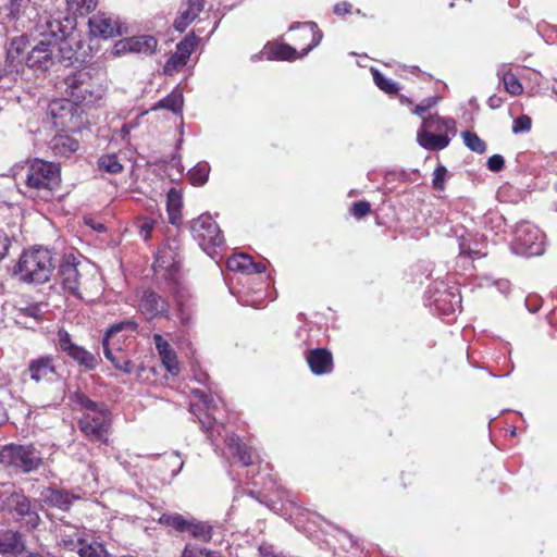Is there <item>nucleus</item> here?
I'll use <instances>...</instances> for the list:
<instances>
[{"mask_svg": "<svg viewBox=\"0 0 557 557\" xmlns=\"http://www.w3.org/2000/svg\"><path fill=\"white\" fill-rule=\"evenodd\" d=\"M423 126L425 128L436 127L437 129H445L447 133L455 134L456 133V124L451 119L444 117H430L423 121Z\"/></svg>", "mask_w": 557, "mask_h": 557, "instance_id": "obj_35", "label": "nucleus"}, {"mask_svg": "<svg viewBox=\"0 0 557 557\" xmlns=\"http://www.w3.org/2000/svg\"><path fill=\"white\" fill-rule=\"evenodd\" d=\"M30 377L39 382L41 380H48L54 373L53 359L50 357H42L33 360L28 368Z\"/></svg>", "mask_w": 557, "mask_h": 557, "instance_id": "obj_23", "label": "nucleus"}, {"mask_svg": "<svg viewBox=\"0 0 557 557\" xmlns=\"http://www.w3.org/2000/svg\"><path fill=\"white\" fill-rule=\"evenodd\" d=\"M51 148L55 154L66 157L77 150L78 141L66 134H58L51 140Z\"/></svg>", "mask_w": 557, "mask_h": 557, "instance_id": "obj_27", "label": "nucleus"}, {"mask_svg": "<svg viewBox=\"0 0 557 557\" xmlns=\"http://www.w3.org/2000/svg\"><path fill=\"white\" fill-rule=\"evenodd\" d=\"M544 235L529 222L520 223L515 232V250L519 255L539 256L544 251Z\"/></svg>", "mask_w": 557, "mask_h": 557, "instance_id": "obj_7", "label": "nucleus"}, {"mask_svg": "<svg viewBox=\"0 0 557 557\" xmlns=\"http://www.w3.org/2000/svg\"><path fill=\"white\" fill-rule=\"evenodd\" d=\"M189 180L193 185L202 186L209 176L208 164H198L189 171Z\"/></svg>", "mask_w": 557, "mask_h": 557, "instance_id": "obj_40", "label": "nucleus"}, {"mask_svg": "<svg viewBox=\"0 0 557 557\" xmlns=\"http://www.w3.org/2000/svg\"><path fill=\"white\" fill-rule=\"evenodd\" d=\"M91 226L97 231H102L104 228L102 224H94Z\"/></svg>", "mask_w": 557, "mask_h": 557, "instance_id": "obj_59", "label": "nucleus"}, {"mask_svg": "<svg viewBox=\"0 0 557 557\" xmlns=\"http://www.w3.org/2000/svg\"><path fill=\"white\" fill-rule=\"evenodd\" d=\"M138 309L146 319L152 320L160 315H166L169 304L153 290L147 289L143 292L139 298Z\"/></svg>", "mask_w": 557, "mask_h": 557, "instance_id": "obj_14", "label": "nucleus"}, {"mask_svg": "<svg viewBox=\"0 0 557 557\" xmlns=\"http://www.w3.org/2000/svg\"><path fill=\"white\" fill-rule=\"evenodd\" d=\"M20 44H22V39H20V40H13V41H12V44H11V48H10V50H9V53H10V54H12V49H13V47H14L15 45H17V46H16V52H18V51H20Z\"/></svg>", "mask_w": 557, "mask_h": 557, "instance_id": "obj_58", "label": "nucleus"}, {"mask_svg": "<svg viewBox=\"0 0 557 557\" xmlns=\"http://www.w3.org/2000/svg\"><path fill=\"white\" fill-rule=\"evenodd\" d=\"M9 248V237L3 231L0 230V260H2L7 256Z\"/></svg>", "mask_w": 557, "mask_h": 557, "instance_id": "obj_53", "label": "nucleus"}, {"mask_svg": "<svg viewBox=\"0 0 557 557\" xmlns=\"http://www.w3.org/2000/svg\"><path fill=\"white\" fill-rule=\"evenodd\" d=\"M0 462L28 473L40 467L42 458L32 446L8 445L0 450Z\"/></svg>", "mask_w": 557, "mask_h": 557, "instance_id": "obj_6", "label": "nucleus"}, {"mask_svg": "<svg viewBox=\"0 0 557 557\" xmlns=\"http://www.w3.org/2000/svg\"><path fill=\"white\" fill-rule=\"evenodd\" d=\"M74 18L70 15L61 17L53 16L52 14L45 12L39 17V22L37 25V30L42 40L57 42L60 39H63L69 30L73 28Z\"/></svg>", "mask_w": 557, "mask_h": 557, "instance_id": "obj_9", "label": "nucleus"}, {"mask_svg": "<svg viewBox=\"0 0 557 557\" xmlns=\"http://www.w3.org/2000/svg\"><path fill=\"white\" fill-rule=\"evenodd\" d=\"M89 32L95 37L112 38L124 32L122 22L112 13L97 12L88 21Z\"/></svg>", "mask_w": 557, "mask_h": 557, "instance_id": "obj_11", "label": "nucleus"}, {"mask_svg": "<svg viewBox=\"0 0 557 557\" xmlns=\"http://www.w3.org/2000/svg\"><path fill=\"white\" fill-rule=\"evenodd\" d=\"M505 160L500 154H493L487 160V168L492 172H498L504 168Z\"/></svg>", "mask_w": 557, "mask_h": 557, "instance_id": "obj_49", "label": "nucleus"}, {"mask_svg": "<svg viewBox=\"0 0 557 557\" xmlns=\"http://www.w3.org/2000/svg\"><path fill=\"white\" fill-rule=\"evenodd\" d=\"M161 524L171 527L180 532H187L195 539L207 542L211 539V528L202 522H195L184 519L181 515H162L159 519Z\"/></svg>", "mask_w": 557, "mask_h": 557, "instance_id": "obj_12", "label": "nucleus"}, {"mask_svg": "<svg viewBox=\"0 0 557 557\" xmlns=\"http://www.w3.org/2000/svg\"><path fill=\"white\" fill-rule=\"evenodd\" d=\"M58 342L61 349L66 352H69L75 346L71 342L70 334L64 330H60L58 332Z\"/></svg>", "mask_w": 557, "mask_h": 557, "instance_id": "obj_47", "label": "nucleus"}, {"mask_svg": "<svg viewBox=\"0 0 557 557\" xmlns=\"http://www.w3.org/2000/svg\"><path fill=\"white\" fill-rule=\"evenodd\" d=\"M183 107V94L180 89H174L164 99L160 100L158 108L168 109L172 112H180Z\"/></svg>", "mask_w": 557, "mask_h": 557, "instance_id": "obj_34", "label": "nucleus"}, {"mask_svg": "<svg viewBox=\"0 0 557 557\" xmlns=\"http://www.w3.org/2000/svg\"><path fill=\"white\" fill-rule=\"evenodd\" d=\"M15 319L17 323L25 325L26 327H32L33 325L28 322V319L38 322L41 320L42 311L41 306L38 304L24 306L22 302L15 306Z\"/></svg>", "mask_w": 557, "mask_h": 557, "instance_id": "obj_24", "label": "nucleus"}, {"mask_svg": "<svg viewBox=\"0 0 557 557\" xmlns=\"http://www.w3.org/2000/svg\"><path fill=\"white\" fill-rule=\"evenodd\" d=\"M72 358L77 360L81 364H84L85 367L92 369L96 366V359L95 357L88 352L87 350L83 349L79 346H74L69 352Z\"/></svg>", "mask_w": 557, "mask_h": 557, "instance_id": "obj_37", "label": "nucleus"}, {"mask_svg": "<svg viewBox=\"0 0 557 557\" xmlns=\"http://www.w3.org/2000/svg\"><path fill=\"white\" fill-rule=\"evenodd\" d=\"M371 211L369 202L358 201L352 205L351 212L357 218L366 216Z\"/></svg>", "mask_w": 557, "mask_h": 557, "instance_id": "obj_48", "label": "nucleus"}, {"mask_svg": "<svg viewBox=\"0 0 557 557\" xmlns=\"http://www.w3.org/2000/svg\"><path fill=\"white\" fill-rule=\"evenodd\" d=\"M153 342L162 366L171 374H177L180 372V362L177 360L176 352L171 347L170 343L158 333L153 334Z\"/></svg>", "mask_w": 557, "mask_h": 557, "instance_id": "obj_17", "label": "nucleus"}, {"mask_svg": "<svg viewBox=\"0 0 557 557\" xmlns=\"http://www.w3.org/2000/svg\"><path fill=\"white\" fill-rule=\"evenodd\" d=\"M30 0H11L10 13L14 17H18L29 7Z\"/></svg>", "mask_w": 557, "mask_h": 557, "instance_id": "obj_46", "label": "nucleus"}, {"mask_svg": "<svg viewBox=\"0 0 557 557\" xmlns=\"http://www.w3.org/2000/svg\"><path fill=\"white\" fill-rule=\"evenodd\" d=\"M302 36L310 37L311 42L306 48H304L300 55L307 54L313 47L318 46L321 40V35L315 30L313 25H310L308 28L304 29Z\"/></svg>", "mask_w": 557, "mask_h": 557, "instance_id": "obj_42", "label": "nucleus"}, {"mask_svg": "<svg viewBox=\"0 0 557 557\" xmlns=\"http://www.w3.org/2000/svg\"><path fill=\"white\" fill-rule=\"evenodd\" d=\"M497 76L504 83L505 90L511 96H519L523 91L522 84L516 75L511 73L507 64H502L498 67Z\"/></svg>", "mask_w": 557, "mask_h": 557, "instance_id": "obj_26", "label": "nucleus"}, {"mask_svg": "<svg viewBox=\"0 0 557 557\" xmlns=\"http://www.w3.org/2000/svg\"><path fill=\"white\" fill-rule=\"evenodd\" d=\"M462 138L465 141V145L472 151L478 153H483L486 150V144L475 134L472 132H463Z\"/></svg>", "mask_w": 557, "mask_h": 557, "instance_id": "obj_38", "label": "nucleus"}, {"mask_svg": "<svg viewBox=\"0 0 557 557\" xmlns=\"http://www.w3.org/2000/svg\"><path fill=\"white\" fill-rule=\"evenodd\" d=\"M176 249L177 246L170 243L159 249L154 261L157 272L164 270L172 277L178 271L180 260Z\"/></svg>", "mask_w": 557, "mask_h": 557, "instance_id": "obj_16", "label": "nucleus"}, {"mask_svg": "<svg viewBox=\"0 0 557 557\" xmlns=\"http://www.w3.org/2000/svg\"><path fill=\"white\" fill-rule=\"evenodd\" d=\"M77 555L79 557H109L104 545L98 541L88 542L82 536H77Z\"/></svg>", "mask_w": 557, "mask_h": 557, "instance_id": "obj_25", "label": "nucleus"}, {"mask_svg": "<svg viewBox=\"0 0 557 557\" xmlns=\"http://www.w3.org/2000/svg\"><path fill=\"white\" fill-rule=\"evenodd\" d=\"M52 41L40 40L28 53L27 65L38 70H47L52 55Z\"/></svg>", "mask_w": 557, "mask_h": 557, "instance_id": "obj_18", "label": "nucleus"}, {"mask_svg": "<svg viewBox=\"0 0 557 557\" xmlns=\"http://www.w3.org/2000/svg\"><path fill=\"white\" fill-rule=\"evenodd\" d=\"M259 557H284L280 554H275L270 546L261 545L259 547Z\"/></svg>", "mask_w": 557, "mask_h": 557, "instance_id": "obj_56", "label": "nucleus"}, {"mask_svg": "<svg viewBox=\"0 0 557 557\" xmlns=\"http://www.w3.org/2000/svg\"><path fill=\"white\" fill-rule=\"evenodd\" d=\"M227 268L234 272H243L247 274L263 273L265 265L262 263H255L248 255L239 253L232 256L227 259Z\"/></svg>", "mask_w": 557, "mask_h": 557, "instance_id": "obj_20", "label": "nucleus"}, {"mask_svg": "<svg viewBox=\"0 0 557 557\" xmlns=\"http://www.w3.org/2000/svg\"><path fill=\"white\" fill-rule=\"evenodd\" d=\"M226 445L231 453L236 456L243 466L252 463L250 449L240 442L236 435H230L226 438Z\"/></svg>", "mask_w": 557, "mask_h": 557, "instance_id": "obj_29", "label": "nucleus"}, {"mask_svg": "<svg viewBox=\"0 0 557 557\" xmlns=\"http://www.w3.org/2000/svg\"><path fill=\"white\" fill-rule=\"evenodd\" d=\"M183 557H213V556L209 553H203L201 550H195L189 547H186L183 553Z\"/></svg>", "mask_w": 557, "mask_h": 557, "instance_id": "obj_54", "label": "nucleus"}, {"mask_svg": "<svg viewBox=\"0 0 557 557\" xmlns=\"http://www.w3.org/2000/svg\"><path fill=\"white\" fill-rule=\"evenodd\" d=\"M126 53H133L131 37L116 41L111 50V55L113 57H121Z\"/></svg>", "mask_w": 557, "mask_h": 557, "instance_id": "obj_43", "label": "nucleus"}, {"mask_svg": "<svg viewBox=\"0 0 557 557\" xmlns=\"http://www.w3.org/2000/svg\"><path fill=\"white\" fill-rule=\"evenodd\" d=\"M445 174L446 169L444 166H438L433 174V186L436 189H443L444 188V181H445Z\"/></svg>", "mask_w": 557, "mask_h": 557, "instance_id": "obj_50", "label": "nucleus"}, {"mask_svg": "<svg viewBox=\"0 0 557 557\" xmlns=\"http://www.w3.org/2000/svg\"><path fill=\"white\" fill-rule=\"evenodd\" d=\"M77 536H81L78 533H75V539L69 534H64L61 539V543L63 544V546L71 550V552H76L77 550V547H78V544H77Z\"/></svg>", "mask_w": 557, "mask_h": 557, "instance_id": "obj_51", "label": "nucleus"}, {"mask_svg": "<svg viewBox=\"0 0 557 557\" xmlns=\"http://www.w3.org/2000/svg\"><path fill=\"white\" fill-rule=\"evenodd\" d=\"M436 103L435 98H429L423 100L420 104H418L414 109V114L419 116H423L424 113L431 109Z\"/></svg>", "mask_w": 557, "mask_h": 557, "instance_id": "obj_52", "label": "nucleus"}, {"mask_svg": "<svg viewBox=\"0 0 557 557\" xmlns=\"http://www.w3.org/2000/svg\"><path fill=\"white\" fill-rule=\"evenodd\" d=\"M137 323L132 320L122 321L113 324L106 333L102 346L106 358L113 364V367L124 373L131 374L135 364L128 355L122 349V342L126 341L125 336L121 333L123 331L135 332Z\"/></svg>", "mask_w": 557, "mask_h": 557, "instance_id": "obj_4", "label": "nucleus"}, {"mask_svg": "<svg viewBox=\"0 0 557 557\" xmlns=\"http://www.w3.org/2000/svg\"><path fill=\"white\" fill-rule=\"evenodd\" d=\"M3 509L12 513L29 529L37 528L40 522L39 515L33 508L30 500L23 493H11L3 502Z\"/></svg>", "mask_w": 557, "mask_h": 557, "instance_id": "obj_8", "label": "nucleus"}, {"mask_svg": "<svg viewBox=\"0 0 557 557\" xmlns=\"http://www.w3.org/2000/svg\"><path fill=\"white\" fill-rule=\"evenodd\" d=\"M41 497L45 503L64 510L67 509L72 503L70 494L54 488H46L42 491Z\"/></svg>", "mask_w": 557, "mask_h": 557, "instance_id": "obj_30", "label": "nucleus"}, {"mask_svg": "<svg viewBox=\"0 0 557 557\" xmlns=\"http://www.w3.org/2000/svg\"><path fill=\"white\" fill-rule=\"evenodd\" d=\"M66 99L75 104H92L107 91L104 74L96 65L71 71L63 82Z\"/></svg>", "mask_w": 557, "mask_h": 557, "instance_id": "obj_1", "label": "nucleus"}, {"mask_svg": "<svg viewBox=\"0 0 557 557\" xmlns=\"http://www.w3.org/2000/svg\"><path fill=\"white\" fill-rule=\"evenodd\" d=\"M156 221L150 218H140L138 219V228L140 231V235L145 240H148L151 237V232L154 227Z\"/></svg>", "mask_w": 557, "mask_h": 557, "instance_id": "obj_44", "label": "nucleus"}, {"mask_svg": "<svg viewBox=\"0 0 557 557\" xmlns=\"http://www.w3.org/2000/svg\"><path fill=\"white\" fill-rule=\"evenodd\" d=\"M133 53L152 54L156 49L158 41L153 36L144 35L137 37H131Z\"/></svg>", "mask_w": 557, "mask_h": 557, "instance_id": "obj_31", "label": "nucleus"}, {"mask_svg": "<svg viewBox=\"0 0 557 557\" xmlns=\"http://www.w3.org/2000/svg\"><path fill=\"white\" fill-rule=\"evenodd\" d=\"M502 102H503L502 99L495 95L490 97L487 100V103H488L490 108H492V109L499 108L502 106Z\"/></svg>", "mask_w": 557, "mask_h": 557, "instance_id": "obj_57", "label": "nucleus"}, {"mask_svg": "<svg viewBox=\"0 0 557 557\" xmlns=\"http://www.w3.org/2000/svg\"><path fill=\"white\" fill-rule=\"evenodd\" d=\"M271 54L280 60H295L299 55L297 54V51L295 48L286 45V44H280L275 45L271 48Z\"/></svg>", "mask_w": 557, "mask_h": 557, "instance_id": "obj_39", "label": "nucleus"}, {"mask_svg": "<svg viewBox=\"0 0 557 557\" xmlns=\"http://www.w3.org/2000/svg\"><path fill=\"white\" fill-rule=\"evenodd\" d=\"M23 548L24 543L17 531L0 529V554H14Z\"/></svg>", "mask_w": 557, "mask_h": 557, "instance_id": "obj_21", "label": "nucleus"}, {"mask_svg": "<svg viewBox=\"0 0 557 557\" xmlns=\"http://www.w3.org/2000/svg\"><path fill=\"white\" fill-rule=\"evenodd\" d=\"M70 398L83 411V416L78 420L79 430L92 441L107 443L111 417L106 405L95 403L81 393H74Z\"/></svg>", "mask_w": 557, "mask_h": 557, "instance_id": "obj_2", "label": "nucleus"}, {"mask_svg": "<svg viewBox=\"0 0 557 557\" xmlns=\"http://www.w3.org/2000/svg\"><path fill=\"white\" fill-rule=\"evenodd\" d=\"M307 362L310 370L317 375L326 374L333 370L332 354L324 348L310 350L307 355Z\"/></svg>", "mask_w": 557, "mask_h": 557, "instance_id": "obj_19", "label": "nucleus"}, {"mask_svg": "<svg viewBox=\"0 0 557 557\" xmlns=\"http://www.w3.org/2000/svg\"><path fill=\"white\" fill-rule=\"evenodd\" d=\"M191 232L203 249L220 246L223 243L220 227L210 214H201L195 219L191 223Z\"/></svg>", "mask_w": 557, "mask_h": 557, "instance_id": "obj_10", "label": "nucleus"}, {"mask_svg": "<svg viewBox=\"0 0 557 557\" xmlns=\"http://www.w3.org/2000/svg\"><path fill=\"white\" fill-rule=\"evenodd\" d=\"M198 45V38L194 35H187L176 47L175 53L166 61L164 73L172 75L182 70L186 64L195 48Z\"/></svg>", "mask_w": 557, "mask_h": 557, "instance_id": "obj_13", "label": "nucleus"}, {"mask_svg": "<svg viewBox=\"0 0 557 557\" xmlns=\"http://www.w3.org/2000/svg\"><path fill=\"white\" fill-rule=\"evenodd\" d=\"M350 10H351V4L348 2L337 3L334 7V13L337 15H344L346 13H349Z\"/></svg>", "mask_w": 557, "mask_h": 557, "instance_id": "obj_55", "label": "nucleus"}, {"mask_svg": "<svg viewBox=\"0 0 557 557\" xmlns=\"http://www.w3.org/2000/svg\"><path fill=\"white\" fill-rule=\"evenodd\" d=\"M98 166L100 170L106 171L110 174H116L122 172L123 165L117 160L115 154H106L98 160Z\"/></svg>", "mask_w": 557, "mask_h": 557, "instance_id": "obj_36", "label": "nucleus"}, {"mask_svg": "<svg viewBox=\"0 0 557 557\" xmlns=\"http://www.w3.org/2000/svg\"><path fill=\"white\" fill-rule=\"evenodd\" d=\"M183 195L176 188H171L166 196L169 222L178 225L182 221Z\"/></svg>", "mask_w": 557, "mask_h": 557, "instance_id": "obj_22", "label": "nucleus"}, {"mask_svg": "<svg viewBox=\"0 0 557 557\" xmlns=\"http://www.w3.org/2000/svg\"><path fill=\"white\" fill-rule=\"evenodd\" d=\"M91 226L97 231H102L104 228L102 224H94Z\"/></svg>", "mask_w": 557, "mask_h": 557, "instance_id": "obj_60", "label": "nucleus"}, {"mask_svg": "<svg viewBox=\"0 0 557 557\" xmlns=\"http://www.w3.org/2000/svg\"><path fill=\"white\" fill-rule=\"evenodd\" d=\"M60 182L59 164L41 159H35L29 163L26 173V185L36 190L42 198H47L50 191L60 185Z\"/></svg>", "mask_w": 557, "mask_h": 557, "instance_id": "obj_5", "label": "nucleus"}, {"mask_svg": "<svg viewBox=\"0 0 557 557\" xmlns=\"http://www.w3.org/2000/svg\"><path fill=\"white\" fill-rule=\"evenodd\" d=\"M79 264L65 262L60 267V275L65 289L83 298L85 282L78 268Z\"/></svg>", "mask_w": 557, "mask_h": 557, "instance_id": "obj_15", "label": "nucleus"}, {"mask_svg": "<svg viewBox=\"0 0 557 557\" xmlns=\"http://www.w3.org/2000/svg\"><path fill=\"white\" fill-rule=\"evenodd\" d=\"M419 144L430 150H441L449 145V137L447 135H435L426 131L418 133Z\"/></svg>", "mask_w": 557, "mask_h": 557, "instance_id": "obj_28", "label": "nucleus"}, {"mask_svg": "<svg viewBox=\"0 0 557 557\" xmlns=\"http://www.w3.org/2000/svg\"><path fill=\"white\" fill-rule=\"evenodd\" d=\"M373 79L376 84V86L385 91L386 94H396L398 91L397 84L388 78H386L384 75H382L379 71H373Z\"/></svg>", "mask_w": 557, "mask_h": 557, "instance_id": "obj_41", "label": "nucleus"}, {"mask_svg": "<svg viewBox=\"0 0 557 557\" xmlns=\"http://www.w3.org/2000/svg\"><path fill=\"white\" fill-rule=\"evenodd\" d=\"M69 14L75 15L88 14L97 7L98 0H65Z\"/></svg>", "mask_w": 557, "mask_h": 557, "instance_id": "obj_33", "label": "nucleus"}, {"mask_svg": "<svg viewBox=\"0 0 557 557\" xmlns=\"http://www.w3.org/2000/svg\"><path fill=\"white\" fill-rule=\"evenodd\" d=\"M53 258L50 250L34 247L23 251L13 269V275L24 283L42 284L53 271Z\"/></svg>", "mask_w": 557, "mask_h": 557, "instance_id": "obj_3", "label": "nucleus"}, {"mask_svg": "<svg viewBox=\"0 0 557 557\" xmlns=\"http://www.w3.org/2000/svg\"><path fill=\"white\" fill-rule=\"evenodd\" d=\"M199 3L193 2L189 7L181 12L180 16L174 22V27L178 32H184L186 27L197 17L200 12Z\"/></svg>", "mask_w": 557, "mask_h": 557, "instance_id": "obj_32", "label": "nucleus"}, {"mask_svg": "<svg viewBox=\"0 0 557 557\" xmlns=\"http://www.w3.org/2000/svg\"><path fill=\"white\" fill-rule=\"evenodd\" d=\"M532 121L527 115H521L513 121L512 132L515 134L529 132L531 129Z\"/></svg>", "mask_w": 557, "mask_h": 557, "instance_id": "obj_45", "label": "nucleus"}]
</instances>
